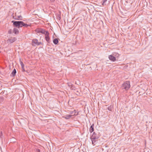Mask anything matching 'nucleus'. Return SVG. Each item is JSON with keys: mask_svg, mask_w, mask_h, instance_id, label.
Returning a JSON list of instances; mask_svg holds the SVG:
<instances>
[{"mask_svg": "<svg viewBox=\"0 0 152 152\" xmlns=\"http://www.w3.org/2000/svg\"><path fill=\"white\" fill-rule=\"evenodd\" d=\"M121 87L122 89L128 90L130 87V82L129 81L124 82L122 84Z\"/></svg>", "mask_w": 152, "mask_h": 152, "instance_id": "nucleus-1", "label": "nucleus"}, {"mask_svg": "<svg viewBox=\"0 0 152 152\" xmlns=\"http://www.w3.org/2000/svg\"><path fill=\"white\" fill-rule=\"evenodd\" d=\"M12 23H13V25L15 27H18V28L22 27V21L12 20Z\"/></svg>", "mask_w": 152, "mask_h": 152, "instance_id": "nucleus-2", "label": "nucleus"}, {"mask_svg": "<svg viewBox=\"0 0 152 152\" xmlns=\"http://www.w3.org/2000/svg\"><path fill=\"white\" fill-rule=\"evenodd\" d=\"M36 31L38 33H41L44 34H45L47 32H48V31H46L45 29L41 28H37L36 29Z\"/></svg>", "mask_w": 152, "mask_h": 152, "instance_id": "nucleus-3", "label": "nucleus"}, {"mask_svg": "<svg viewBox=\"0 0 152 152\" xmlns=\"http://www.w3.org/2000/svg\"><path fill=\"white\" fill-rule=\"evenodd\" d=\"M91 139L92 140V144L94 145L96 144V142L97 141V140L98 139V137H94L93 135L91 137Z\"/></svg>", "mask_w": 152, "mask_h": 152, "instance_id": "nucleus-4", "label": "nucleus"}, {"mask_svg": "<svg viewBox=\"0 0 152 152\" xmlns=\"http://www.w3.org/2000/svg\"><path fill=\"white\" fill-rule=\"evenodd\" d=\"M17 40L16 37H11L7 40V42H10V43H12L15 41Z\"/></svg>", "mask_w": 152, "mask_h": 152, "instance_id": "nucleus-5", "label": "nucleus"}, {"mask_svg": "<svg viewBox=\"0 0 152 152\" xmlns=\"http://www.w3.org/2000/svg\"><path fill=\"white\" fill-rule=\"evenodd\" d=\"M49 32H47L46 34H45V39L46 40L47 42H48V43H50V38L49 37Z\"/></svg>", "mask_w": 152, "mask_h": 152, "instance_id": "nucleus-6", "label": "nucleus"}, {"mask_svg": "<svg viewBox=\"0 0 152 152\" xmlns=\"http://www.w3.org/2000/svg\"><path fill=\"white\" fill-rule=\"evenodd\" d=\"M108 58L110 60L113 61H115L116 60V58L112 55H109Z\"/></svg>", "mask_w": 152, "mask_h": 152, "instance_id": "nucleus-7", "label": "nucleus"}, {"mask_svg": "<svg viewBox=\"0 0 152 152\" xmlns=\"http://www.w3.org/2000/svg\"><path fill=\"white\" fill-rule=\"evenodd\" d=\"M38 43V40L35 39H33L32 42V45L34 46H35V45H37Z\"/></svg>", "mask_w": 152, "mask_h": 152, "instance_id": "nucleus-8", "label": "nucleus"}, {"mask_svg": "<svg viewBox=\"0 0 152 152\" xmlns=\"http://www.w3.org/2000/svg\"><path fill=\"white\" fill-rule=\"evenodd\" d=\"M94 124H93L89 128V132L91 133H92L94 131Z\"/></svg>", "mask_w": 152, "mask_h": 152, "instance_id": "nucleus-9", "label": "nucleus"}, {"mask_svg": "<svg viewBox=\"0 0 152 152\" xmlns=\"http://www.w3.org/2000/svg\"><path fill=\"white\" fill-rule=\"evenodd\" d=\"M16 73V70L15 69L13 70L12 72L11 73V76H12V77H14Z\"/></svg>", "mask_w": 152, "mask_h": 152, "instance_id": "nucleus-10", "label": "nucleus"}, {"mask_svg": "<svg viewBox=\"0 0 152 152\" xmlns=\"http://www.w3.org/2000/svg\"><path fill=\"white\" fill-rule=\"evenodd\" d=\"M13 32L15 34H17L19 33V31L17 28H14L13 30Z\"/></svg>", "mask_w": 152, "mask_h": 152, "instance_id": "nucleus-11", "label": "nucleus"}, {"mask_svg": "<svg viewBox=\"0 0 152 152\" xmlns=\"http://www.w3.org/2000/svg\"><path fill=\"white\" fill-rule=\"evenodd\" d=\"M16 16L17 17V18H14V19L15 20H21L23 19L21 15H18L17 16L16 14H15Z\"/></svg>", "mask_w": 152, "mask_h": 152, "instance_id": "nucleus-12", "label": "nucleus"}, {"mask_svg": "<svg viewBox=\"0 0 152 152\" xmlns=\"http://www.w3.org/2000/svg\"><path fill=\"white\" fill-rule=\"evenodd\" d=\"M53 42L55 45H57L58 42V39L57 38H55L53 40Z\"/></svg>", "mask_w": 152, "mask_h": 152, "instance_id": "nucleus-13", "label": "nucleus"}, {"mask_svg": "<svg viewBox=\"0 0 152 152\" xmlns=\"http://www.w3.org/2000/svg\"><path fill=\"white\" fill-rule=\"evenodd\" d=\"M73 117L72 115H68L65 116L64 117L65 119H69L71 117Z\"/></svg>", "mask_w": 152, "mask_h": 152, "instance_id": "nucleus-14", "label": "nucleus"}, {"mask_svg": "<svg viewBox=\"0 0 152 152\" xmlns=\"http://www.w3.org/2000/svg\"><path fill=\"white\" fill-rule=\"evenodd\" d=\"M107 0H103V3H102V5L103 6L106 5L107 4H108L109 3H107Z\"/></svg>", "mask_w": 152, "mask_h": 152, "instance_id": "nucleus-15", "label": "nucleus"}, {"mask_svg": "<svg viewBox=\"0 0 152 152\" xmlns=\"http://www.w3.org/2000/svg\"><path fill=\"white\" fill-rule=\"evenodd\" d=\"M22 27L24 26L26 27H27L28 26H30L29 25H28L27 23H24L22 21Z\"/></svg>", "mask_w": 152, "mask_h": 152, "instance_id": "nucleus-16", "label": "nucleus"}, {"mask_svg": "<svg viewBox=\"0 0 152 152\" xmlns=\"http://www.w3.org/2000/svg\"><path fill=\"white\" fill-rule=\"evenodd\" d=\"M113 106L110 105V106L108 107L107 108V109L110 111H112V109L113 108Z\"/></svg>", "mask_w": 152, "mask_h": 152, "instance_id": "nucleus-17", "label": "nucleus"}, {"mask_svg": "<svg viewBox=\"0 0 152 152\" xmlns=\"http://www.w3.org/2000/svg\"><path fill=\"white\" fill-rule=\"evenodd\" d=\"M78 114V112L77 113L75 111V114H73V115H73L72 118H73L74 117H75V116H76Z\"/></svg>", "mask_w": 152, "mask_h": 152, "instance_id": "nucleus-18", "label": "nucleus"}, {"mask_svg": "<svg viewBox=\"0 0 152 152\" xmlns=\"http://www.w3.org/2000/svg\"><path fill=\"white\" fill-rule=\"evenodd\" d=\"M93 135H94V137H98V138H99V136L97 135L96 133L95 132H94L93 133L92 136H93Z\"/></svg>", "mask_w": 152, "mask_h": 152, "instance_id": "nucleus-19", "label": "nucleus"}, {"mask_svg": "<svg viewBox=\"0 0 152 152\" xmlns=\"http://www.w3.org/2000/svg\"><path fill=\"white\" fill-rule=\"evenodd\" d=\"M4 99V98L2 96H0V103L2 102Z\"/></svg>", "mask_w": 152, "mask_h": 152, "instance_id": "nucleus-20", "label": "nucleus"}, {"mask_svg": "<svg viewBox=\"0 0 152 152\" xmlns=\"http://www.w3.org/2000/svg\"><path fill=\"white\" fill-rule=\"evenodd\" d=\"M70 88L71 89L73 90H76L75 87V86H74L73 85Z\"/></svg>", "mask_w": 152, "mask_h": 152, "instance_id": "nucleus-21", "label": "nucleus"}, {"mask_svg": "<svg viewBox=\"0 0 152 152\" xmlns=\"http://www.w3.org/2000/svg\"><path fill=\"white\" fill-rule=\"evenodd\" d=\"M76 111V110H74L73 111H70L69 113L73 115L75 114V112Z\"/></svg>", "mask_w": 152, "mask_h": 152, "instance_id": "nucleus-22", "label": "nucleus"}, {"mask_svg": "<svg viewBox=\"0 0 152 152\" xmlns=\"http://www.w3.org/2000/svg\"><path fill=\"white\" fill-rule=\"evenodd\" d=\"M67 85L70 88H71V87L73 85L71 83H68Z\"/></svg>", "mask_w": 152, "mask_h": 152, "instance_id": "nucleus-23", "label": "nucleus"}, {"mask_svg": "<svg viewBox=\"0 0 152 152\" xmlns=\"http://www.w3.org/2000/svg\"><path fill=\"white\" fill-rule=\"evenodd\" d=\"M24 66H23V67H21L22 68V71L23 72H25L26 71L24 69Z\"/></svg>", "mask_w": 152, "mask_h": 152, "instance_id": "nucleus-24", "label": "nucleus"}, {"mask_svg": "<svg viewBox=\"0 0 152 152\" xmlns=\"http://www.w3.org/2000/svg\"><path fill=\"white\" fill-rule=\"evenodd\" d=\"M8 33L9 34H11L12 33V30L10 29L8 31Z\"/></svg>", "mask_w": 152, "mask_h": 152, "instance_id": "nucleus-25", "label": "nucleus"}, {"mask_svg": "<svg viewBox=\"0 0 152 152\" xmlns=\"http://www.w3.org/2000/svg\"><path fill=\"white\" fill-rule=\"evenodd\" d=\"M75 91H76V92H75L76 94L77 95H78V94H79V91H78L76 90H75Z\"/></svg>", "mask_w": 152, "mask_h": 152, "instance_id": "nucleus-26", "label": "nucleus"}, {"mask_svg": "<svg viewBox=\"0 0 152 152\" xmlns=\"http://www.w3.org/2000/svg\"><path fill=\"white\" fill-rule=\"evenodd\" d=\"M42 44V42H38V43L37 44V45H41Z\"/></svg>", "mask_w": 152, "mask_h": 152, "instance_id": "nucleus-27", "label": "nucleus"}, {"mask_svg": "<svg viewBox=\"0 0 152 152\" xmlns=\"http://www.w3.org/2000/svg\"><path fill=\"white\" fill-rule=\"evenodd\" d=\"M37 151L38 152H40V150L39 149H37Z\"/></svg>", "mask_w": 152, "mask_h": 152, "instance_id": "nucleus-28", "label": "nucleus"}, {"mask_svg": "<svg viewBox=\"0 0 152 152\" xmlns=\"http://www.w3.org/2000/svg\"><path fill=\"white\" fill-rule=\"evenodd\" d=\"M21 67H23V66H24V65L23 63L22 64H21Z\"/></svg>", "mask_w": 152, "mask_h": 152, "instance_id": "nucleus-29", "label": "nucleus"}, {"mask_svg": "<svg viewBox=\"0 0 152 152\" xmlns=\"http://www.w3.org/2000/svg\"><path fill=\"white\" fill-rule=\"evenodd\" d=\"M50 2H54L55 0H50Z\"/></svg>", "mask_w": 152, "mask_h": 152, "instance_id": "nucleus-30", "label": "nucleus"}, {"mask_svg": "<svg viewBox=\"0 0 152 152\" xmlns=\"http://www.w3.org/2000/svg\"><path fill=\"white\" fill-rule=\"evenodd\" d=\"M20 64H22L23 63V62L22 61H20Z\"/></svg>", "mask_w": 152, "mask_h": 152, "instance_id": "nucleus-31", "label": "nucleus"}, {"mask_svg": "<svg viewBox=\"0 0 152 152\" xmlns=\"http://www.w3.org/2000/svg\"><path fill=\"white\" fill-rule=\"evenodd\" d=\"M60 19H61V18H60V17H59V18H58V19H59V20H60Z\"/></svg>", "mask_w": 152, "mask_h": 152, "instance_id": "nucleus-32", "label": "nucleus"}, {"mask_svg": "<svg viewBox=\"0 0 152 152\" xmlns=\"http://www.w3.org/2000/svg\"><path fill=\"white\" fill-rule=\"evenodd\" d=\"M118 56H117V57H118V56H119V54H117Z\"/></svg>", "mask_w": 152, "mask_h": 152, "instance_id": "nucleus-33", "label": "nucleus"}, {"mask_svg": "<svg viewBox=\"0 0 152 152\" xmlns=\"http://www.w3.org/2000/svg\"><path fill=\"white\" fill-rule=\"evenodd\" d=\"M1 134H2V132H1Z\"/></svg>", "mask_w": 152, "mask_h": 152, "instance_id": "nucleus-34", "label": "nucleus"}, {"mask_svg": "<svg viewBox=\"0 0 152 152\" xmlns=\"http://www.w3.org/2000/svg\"><path fill=\"white\" fill-rule=\"evenodd\" d=\"M1 48V47H0V48Z\"/></svg>", "mask_w": 152, "mask_h": 152, "instance_id": "nucleus-35", "label": "nucleus"}]
</instances>
